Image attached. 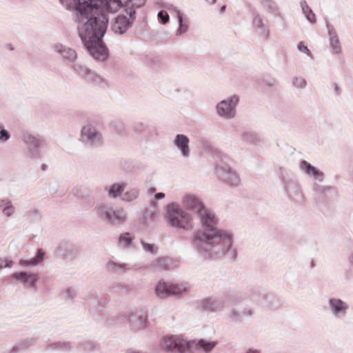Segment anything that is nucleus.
<instances>
[{"mask_svg":"<svg viewBox=\"0 0 353 353\" xmlns=\"http://www.w3.org/2000/svg\"><path fill=\"white\" fill-rule=\"evenodd\" d=\"M186 205L196 210L199 214L201 221L204 228V233H196L194 238L208 244L219 243L221 240V235L216 229V220L210 212L205 209L200 201L194 196H187L185 199Z\"/></svg>","mask_w":353,"mask_h":353,"instance_id":"f257e3e1","label":"nucleus"},{"mask_svg":"<svg viewBox=\"0 0 353 353\" xmlns=\"http://www.w3.org/2000/svg\"><path fill=\"white\" fill-rule=\"evenodd\" d=\"M305 80L301 78H296L294 81V85L300 88L305 86Z\"/></svg>","mask_w":353,"mask_h":353,"instance_id":"b1692460","label":"nucleus"},{"mask_svg":"<svg viewBox=\"0 0 353 353\" xmlns=\"http://www.w3.org/2000/svg\"><path fill=\"white\" fill-rule=\"evenodd\" d=\"M130 26V22L127 17L118 16L112 25V30L119 34H123L126 31Z\"/></svg>","mask_w":353,"mask_h":353,"instance_id":"0eeeda50","label":"nucleus"},{"mask_svg":"<svg viewBox=\"0 0 353 353\" xmlns=\"http://www.w3.org/2000/svg\"><path fill=\"white\" fill-rule=\"evenodd\" d=\"M128 194H129V193H127L125 195L124 199L130 201V200H132V199L137 198V192L136 191H133L132 192H131L130 196H128Z\"/></svg>","mask_w":353,"mask_h":353,"instance_id":"bb28decb","label":"nucleus"},{"mask_svg":"<svg viewBox=\"0 0 353 353\" xmlns=\"http://www.w3.org/2000/svg\"><path fill=\"white\" fill-rule=\"evenodd\" d=\"M129 353H137V352H129Z\"/></svg>","mask_w":353,"mask_h":353,"instance_id":"f704fd0d","label":"nucleus"},{"mask_svg":"<svg viewBox=\"0 0 353 353\" xmlns=\"http://www.w3.org/2000/svg\"><path fill=\"white\" fill-rule=\"evenodd\" d=\"M154 191H155V189H154V188H150V189L149 190V192H150V193H152V192H154Z\"/></svg>","mask_w":353,"mask_h":353,"instance_id":"c756f323","label":"nucleus"},{"mask_svg":"<svg viewBox=\"0 0 353 353\" xmlns=\"http://www.w3.org/2000/svg\"><path fill=\"white\" fill-rule=\"evenodd\" d=\"M4 211L9 215L10 214L12 213L13 209L12 207H8L7 208H5Z\"/></svg>","mask_w":353,"mask_h":353,"instance_id":"c85d7f7f","label":"nucleus"},{"mask_svg":"<svg viewBox=\"0 0 353 353\" xmlns=\"http://www.w3.org/2000/svg\"><path fill=\"white\" fill-rule=\"evenodd\" d=\"M174 142L176 146L181 150L182 154L184 156H187L189 153L188 138L185 135L179 134L176 136Z\"/></svg>","mask_w":353,"mask_h":353,"instance_id":"1a4fd4ad","label":"nucleus"},{"mask_svg":"<svg viewBox=\"0 0 353 353\" xmlns=\"http://www.w3.org/2000/svg\"><path fill=\"white\" fill-rule=\"evenodd\" d=\"M303 10L307 19L310 22L314 23L316 21L315 14L312 12V11L310 9V8L307 6H303Z\"/></svg>","mask_w":353,"mask_h":353,"instance_id":"f3484780","label":"nucleus"},{"mask_svg":"<svg viewBox=\"0 0 353 353\" xmlns=\"http://www.w3.org/2000/svg\"><path fill=\"white\" fill-rule=\"evenodd\" d=\"M63 58L67 59L70 61H73L76 59L77 54L75 51L71 49H64L62 51L60 50Z\"/></svg>","mask_w":353,"mask_h":353,"instance_id":"2eb2a0df","label":"nucleus"},{"mask_svg":"<svg viewBox=\"0 0 353 353\" xmlns=\"http://www.w3.org/2000/svg\"><path fill=\"white\" fill-rule=\"evenodd\" d=\"M158 17L163 24L166 23L169 20V16L168 13L163 10L159 12Z\"/></svg>","mask_w":353,"mask_h":353,"instance_id":"412c9836","label":"nucleus"},{"mask_svg":"<svg viewBox=\"0 0 353 353\" xmlns=\"http://www.w3.org/2000/svg\"><path fill=\"white\" fill-rule=\"evenodd\" d=\"M12 265V261H10L7 259H0V268H3L6 267H10Z\"/></svg>","mask_w":353,"mask_h":353,"instance_id":"5701e85b","label":"nucleus"},{"mask_svg":"<svg viewBox=\"0 0 353 353\" xmlns=\"http://www.w3.org/2000/svg\"><path fill=\"white\" fill-rule=\"evenodd\" d=\"M97 7L102 9L106 14V11L112 12H117L124 5L133 7H141L145 3V0H97Z\"/></svg>","mask_w":353,"mask_h":353,"instance_id":"7ed1b4c3","label":"nucleus"},{"mask_svg":"<svg viewBox=\"0 0 353 353\" xmlns=\"http://www.w3.org/2000/svg\"><path fill=\"white\" fill-rule=\"evenodd\" d=\"M168 221L171 225L183 230H191L193 223L191 216L183 209L172 205L169 207Z\"/></svg>","mask_w":353,"mask_h":353,"instance_id":"f03ea898","label":"nucleus"},{"mask_svg":"<svg viewBox=\"0 0 353 353\" xmlns=\"http://www.w3.org/2000/svg\"><path fill=\"white\" fill-rule=\"evenodd\" d=\"M10 134L6 130H2L0 131V140L1 141H6L9 139Z\"/></svg>","mask_w":353,"mask_h":353,"instance_id":"393cba45","label":"nucleus"},{"mask_svg":"<svg viewBox=\"0 0 353 353\" xmlns=\"http://www.w3.org/2000/svg\"><path fill=\"white\" fill-rule=\"evenodd\" d=\"M44 253L41 250H38L37 254L35 258L32 259L29 262L26 261V264L36 265L41 261L43 259Z\"/></svg>","mask_w":353,"mask_h":353,"instance_id":"6ab92c4d","label":"nucleus"},{"mask_svg":"<svg viewBox=\"0 0 353 353\" xmlns=\"http://www.w3.org/2000/svg\"><path fill=\"white\" fill-rule=\"evenodd\" d=\"M165 194L163 193H157L155 194V199H160L164 198Z\"/></svg>","mask_w":353,"mask_h":353,"instance_id":"cd10ccee","label":"nucleus"},{"mask_svg":"<svg viewBox=\"0 0 353 353\" xmlns=\"http://www.w3.org/2000/svg\"><path fill=\"white\" fill-rule=\"evenodd\" d=\"M161 345L166 351L181 353L190 347V343L180 336H172L165 337L162 340Z\"/></svg>","mask_w":353,"mask_h":353,"instance_id":"20e7f679","label":"nucleus"},{"mask_svg":"<svg viewBox=\"0 0 353 353\" xmlns=\"http://www.w3.org/2000/svg\"><path fill=\"white\" fill-rule=\"evenodd\" d=\"M301 168L308 174H312L316 178L320 177L322 179L323 174L317 170L314 167L312 166L307 162L303 161L301 163Z\"/></svg>","mask_w":353,"mask_h":353,"instance_id":"9b49d317","label":"nucleus"},{"mask_svg":"<svg viewBox=\"0 0 353 353\" xmlns=\"http://www.w3.org/2000/svg\"><path fill=\"white\" fill-rule=\"evenodd\" d=\"M248 353H257V352H254V351H250V352H248Z\"/></svg>","mask_w":353,"mask_h":353,"instance_id":"473e14b6","label":"nucleus"},{"mask_svg":"<svg viewBox=\"0 0 353 353\" xmlns=\"http://www.w3.org/2000/svg\"><path fill=\"white\" fill-rule=\"evenodd\" d=\"M225 6H223V7L221 8V12H223V11L225 10Z\"/></svg>","mask_w":353,"mask_h":353,"instance_id":"2f4dec72","label":"nucleus"},{"mask_svg":"<svg viewBox=\"0 0 353 353\" xmlns=\"http://www.w3.org/2000/svg\"><path fill=\"white\" fill-rule=\"evenodd\" d=\"M124 190L123 184H114L109 190V194L112 197L119 195Z\"/></svg>","mask_w":353,"mask_h":353,"instance_id":"ddd939ff","label":"nucleus"},{"mask_svg":"<svg viewBox=\"0 0 353 353\" xmlns=\"http://www.w3.org/2000/svg\"><path fill=\"white\" fill-rule=\"evenodd\" d=\"M216 345V342H208L204 339H201L197 343V349L201 350L205 352H209Z\"/></svg>","mask_w":353,"mask_h":353,"instance_id":"f8f14e48","label":"nucleus"},{"mask_svg":"<svg viewBox=\"0 0 353 353\" xmlns=\"http://www.w3.org/2000/svg\"><path fill=\"white\" fill-rule=\"evenodd\" d=\"M335 89H336V91H338V86L337 85L335 86Z\"/></svg>","mask_w":353,"mask_h":353,"instance_id":"72a5a7b5","label":"nucleus"},{"mask_svg":"<svg viewBox=\"0 0 353 353\" xmlns=\"http://www.w3.org/2000/svg\"><path fill=\"white\" fill-rule=\"evenodd\" d=\"M330 303L335 313L343 311L345 308L343 303L341 300L331 299Z\"/></svg>","mask_w":353,"mask_h":353,"instance_id":"4468645a","label":"nucleus"},{"mask_svg":"<svg viewBox=\"0 0 353 353\" xmlns=\"http://www.w3.org/2000/svg\"><path fill=\"white\" fill-rule=\"evenodd\" d=\"M13 277L16 279L22 280L25 283H28L30 285H34L37 280V276L35 274H27L25 272H19L14 274Z\"/></svg>","mask_w":353,"mask_h":353,"instance_id":"9d476101","label":"nucleus"},{"mask_svg":"<svg viewBox=\"0 0 353 353\" xmlns=\"http://www.w3.org/2000/svg\"><path fill=\"white\" fill-rule=\"evenodd\" d=\"M179 17V21H180V23H181V26H182L181 25V23H182V18L181 16Z\"/></svg>","mask_w":353,"mask_h":353,"instance_id":"7c9ffc66","label":"nucleus"},{"mask_svg":"<svg viewBox=\"0 0 353 353\" xmlns=\"http://www.w3.org/2000/svg\"><path fill=\"white\" fill-rule=\"evenodd\" d=\"M239 99L236 96L232 97L229 101H222L217 105V112L221 116L230 117L234 114V105L238 103Z\"/></svg>","mask_w":353,"mask_h":353,"instance_id":"423d86ee","label":"nucleus"},{"mask_svg":"<svg viewBox=\"0 0 353 353\" xmlns=\"http://www.w3.org/2000/svg\"><path fill=\"white\" fill-rule=\"evenodd\" d=\"M105 215L107 220L112 223L122 222L126 218V214L123 210L105 212Z\"/></svg>","mask_w":353,"mask_h":353,"instance_id":"6e6552de","label":"nucleus"},{"mask_svg":"<svg viewBox=\"0 0 353 353\" xmlns=\"http://www.w3.org/2000/svg\"><path fill=\"white\" fill-rule=\"evenodd\" d=\"M132 243V237L130 236L129 233H125L121 234L119 237V244L125 247L129 245Z\"/></svg>","mask_w":353,"mask_h":353,"instance_id":"dca6fc26","label":"nucleus"},{"mask_svg":"<svg viewBox=\"0 0 353 353\" xmlns=\"http://www.w3.org/2000/svg\"><path fill=\"white\" fill-rule=\"evenodd\" d=\"M82 133L90 139H92L98 135L97 132L94 130L87 127H84L83 128Z\"/></svg>","mask_w":353,"mask_h":353,"instance_id":"a211bd4d","label":"nucleus"},{"mask_svg":"<svg viewBox=\"0 0 353 353\" xmlns=\"http://www.w3.org/2000/svg\"><path fill=\"white\" fill-rule=\"evenodd\" d=\"M298 48L300 51L305 52L308 56H311V52L307 47L305 45L303 42H300L298 45Z\"/></svg>","mask_w":353,"mask_h":353,"instance_id":"4be33fe9","label":"nucleus"},{"mask_svg":"<svg viewBox=\"0 0 353 353\" xmlns=\"http://www.w3.org/2000/svg\"><path fill=\"white\" fill-rule=\"evenodd\" d=\"M142 245L146 251L151 252H153L155 251V249H154L153 245H152V244L142 242Z\"/></svg>","mask_w":353,"mask_h":353,"instance_id":"a878e982","label":"nucleus"},{"mask_svg":"<svg viewBox=\"0 0 353 353\" xmlns=\"http://www.w3.org/2000/svg\"><path fill=\"white\" fill-rule=\"evenodd\" d=\"M185 290L186 288L183 285L159 281L156 286L155 293L157 296L164 298L170 295L181 294Z\"/></svg>","mask_w":353,"mask_h":353,"instance_id":"39448f33","label":"nucleus"},{"mask_svg":"<svg viewBox=\"0 0 353 353\" xmlns=\"http://www.w3.org/2000/svg\"><path fill=\"white\" fill-rule=\"evenodd\" d=\"M330 43L334 49V52L338 53L340 51V45L338 38L335 37H331Z\"/></svg>","mask_w":353,"mask_h":353,"instance_id":"aec40b11","label":"nucleus"}]
</instances>
